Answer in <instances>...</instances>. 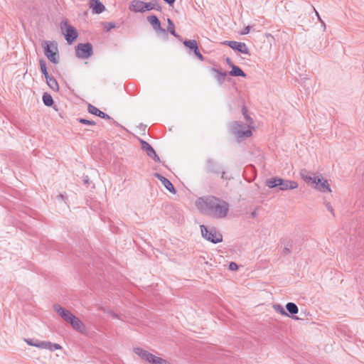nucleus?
<instances>
[{"mask_svg": "<svg viewBox=\"0 0 364 364\" xmlns=\"http://www.w3.org/2000/svg\"><path fill=\"white\" fill-rule=\"evenodd\" d=\"M196 205L201 212L215 218H224L229 211L228 202L212 196L199 198Z\"/></svg>", "mask_w": 364, "mask_h": 364, "instance_id": "nucleus-1", "label": "nucleus"}, {"mask_svg": "<svg viewBox=\"0 0 364 364\" xmlns=\"http://www.w3.org/2000/svg\"><path fill=\"white\" fill-rule=\"evenodd\" d=\"M301 178L308 184L314 188L323 193H331V189L326 179H323L321 176H316L314 173L308 171L306 169H301L300 171Z\"/></svg>", "mask_w": 364, "mask_h": 364, "instance_id": "nucleus-2", "label": "nucleus"}, {"mask_svg": "<svg viewBox=\"0 0 364 364\" xmlns=\"http://www.w3.org/2000/svg\"><path fill=\"white\" fill-rule=\"evenodd\" d=\"M252 129L251 127L240 121H232L228 125L229 132L238 142L250 137L252 135Z\"/></svg>", "mask_w": 364, "mask_h": 364, "instance_id": "nucleus-3", "label": "nucleus"}, {"mask_svg": "<svg viewBox=\"0 0 364 364\" xmlns=\"http://www.w3.org/2000/svg\"><path fill=\"white\" fill-rule=\"evenodd\" d=\"M266 185L270 188L279 187V189L283 191L287 190H293L298 187V183L296 181L285 180L278 177H273L267 179L266 181Z\"/></svg>", "mask_w": 364, "mask_h": 364, "instance_id": "nucleus-4", "label": "nucleus"}, {"mask_svg": "<svg viewBox=\"0 0 364 364\" xmlns=\"http://www.w3.org/2000/svg\"><path fill=\"white\" fill-rule=\"evenodd\" d=\"M44 54L47 58L53 64L59 63V54L58 45L55 41H44L43 45Z\"/></svg>", "mask_w": 364, "mask_h": 364, "instance_id": "nucleus-5", "label": "nucleus"}, {"mask_svg": "<svg viewBox=\"0 0 364 364\" xmlns=\"http://www.w3.org/2000/svg\"><path fill=\"white\" fill-rule=\"evenodd\" d=\"M202 236L214 244L219 243L223 241V235L218 232L215 228H212L208 229L205 225H201L200 226Z\"/></svg>", "mask_w": 364, "mask_h": 364, "instance_id": "nucleus-6", "label": "nucleus"}, {"mask_svg": "<svg viewBox=\"0 0 364 364\" xmlns=\"http://www.w3.org/2000/svg\"><path fill=\"white\" fill-rule=\"evenodd\" d=\"M92 54L93 47L90 43H80L75 46V55L80 59H88Z\"/></svg>", "mask_w": 364, "mask_h": 364, "instance_id": "nucleus-7", "label": "nucleus"}, {"mask_svg": "<svg viewBox=\"0 0 364 364\" xmlns=\"http://www.w3.org/2000/svg\"><path fill=\"white\" fill-rule=\"evenodd\" d=\"M223 44L230 47L234 50H237L243 54H250V50L245 43L235 41H225Z\"/></svg>", "mask_w": 364, "mask_h": 364, "instance_id": "nucleus-8", "label": "nucleus"}, {"mask_svg": "<svg viewBox=\"0 0 364 364\" xmlns=\"http://www.w3.org/2000/svg\"><path fill=\"white\" fill-rule=\"evenodd\" d=\"M61 23H63L66 26L65 38L67 42L70 44L77 38L78 34L77 30L73 26L68 25L66 20L62 21Z\"/></svg>", "mask_w": 364, "mask_h": 364, "instance_id": "nucleus-9", "label": "nucleus"}, {"mask_svg": "<svg viewBox=\"0 0 364 364\" xmlns=\"http://www.w3.org/2000/svg\"><path fill=\"white\" fill-rule=\"evenodd\" d=\"M183 42V44L188 48L190 50H191L194 55L201 61L204 60V57L200 53L199 50V48L198 46V43L196 40H184L181 41Z\"/></svg>", "mask_w": 364, "mask_h": 364, "instance_id": "nucleus-10", "label": "nucleus"}, {"mask_svg": "<svg viewBox=\"0 0 364 364\" xmlns=\"http://www.w3.org/2000/svg\"><path fill=\"white\" fill-rule=\"evenodd\" d=\"M87 110L92 114L98 116L99 117H100L102 119L112 120L114 124L119 125V124L116 121H114L112 118H111L107 114L100 110L98 108H97L95 106H94L91 104H88Z\"/></svg>", "mask_w": 364, "mask_h": 364, "instance_id": "nucleus-11", "label": "nucleus"}, {"mask_svg": "<svg viewBox=\"0 0 364 364\" xmlns=\"http://www.w3.org/2000/svg\"><path fill=\"white\" fill-rule=\"evenodd\" d=\"M147 21L151 24L154 30L156 32H160L162 33H166V31L165 28H163L161 26V21L158 18V17L155 15H151L147 16Z\"/></svg>", "mask_w": 364, "mask_h": 364, "instance_id": "nucleus-12", "label": "nucleus"}, {"mask_svg": "<svg viewBox=\"0 0 364 364\" xmlns=\"http://www.w3.org/2000/svg\"><path fill=\"white\" fill-rule=\"evenodd\" d=\"M154 176L156 178H158L161 183L164 185V186L171 193L175 194L176 193V188H174L173 183L166 177L161 175L158 173H154Z\"/></svg>", "mask_w": 364, "mask_h": 364, "instance_id": "nucleus-13", "label": "nucleus"}, {"mask_svg": "<svg viewBox=\"0 0 364 364\" xmlns=\"http://www.w3.org/2000/svg\"><path fill=\"white\" fill-rule=\"evenodd\" d=\"M133 350L143 360L150 363L151 359L152 358L154 354H152V353L148 352L147 350H144V349H142L141 348H139V347L134 348Z\"/></svg>", "mask_w": 364, "mask_h": 364, "instance_id": "nucleus-14", "label": "nucleus"}, {"mask_svg": "<svg viewBox=\"0 0 364 364\" xmlns=\"http://www.w3.org/2000/svg\"><path fill=\"white\" fill-rule=\"evenodd\" d=\"M133 350L143 360L150 363L151 359L152 358L154 354H152V353L148 352L147 350H144V349H142L141 348H139V347L134 348Z\"/></svg>", "mask_w": 364, "mask_h": 364, "instance_id": "nucleus-15", "label": "nucleus"}, {"mask_svg": "<svg viewBox=\"0 0 364 364\" xmlns=\"http://www.w3.org/2000/svg\"><path fill=\"white\" fill-rule=\"evenodd\" d=\"M210 71L214 73V77L217 80L218 85H223L227 75H228V72H223L215 68H211Z\"/></svg>", "mask_w": 364, "mask_h": 364, "instance_id": "nucleus-16", "label": "nucleus"}, {"mask_svg": "<svg viewBox=\"0 0 364 364\" xmlns=\"http://www.w3.org/2000/svg\"><path fill=\"white\" fill-rule=\"evenodd\" d=\"M144 6L145 2L139 0H133L129 5V9L132 11L143 13L146 11Z\"/></svg>", "mask_w": 364, "mask_h": 364, "instance_id": "nucleus-17", "label": "nucleus"}, {"mask_svg": "<svg viewBox=\"0 0 364 364\" xmlns=\"http://www.w3.org/2000/svg\"><path fill=\"white\" fill-rule=\"evenodd\" d=\"M206 168L208 172L214 173H219L220 172L219 165L213 159H208L207 161Z\"/></svg>", "mask_w": 364, "mask_h": 364, "instance_id": "nucleus-18", "label": "nucleus"}, {"mask_svg": "<svg viewBox=\"0 0 364 364\" xmlns=\"http://www.w3.org/2000/svg\"><path fill=\"white\" fill-rule=\"evenodd\" d=\"M286 309L287 311L292 315V318L295 320H299V317L296 316H294L296 314L298 313L299 309L298 306L296 305V304L293 302H289L286 304Z\"/></svg>", "mask_w": 364, "mask_h": 364, "instance_id": "nucleus-19", "label": "nucleus"}, {"mask_svg": "<svg viewBox=\"0 0 364 364\" xmlns=\"http://www.w3.org/2000/svg\"><path fill=\"white\" fill-rule=\"evenodd\" d=\"M71 326L74 330L80 333H82L85 331V324L77 317H76L75 319L71 322Z\"/></svg>", "mask_w": 364, "mask_h": 364, "instance_id": "nucleus-20", "label": "nucleus"}, {"mask_svg": "<svg viewBox=\"0 0 364 364\" xmlns=\"http://www.w3.org/2000/svg\"><path fill=\"white\" fill-rule=\"evenodd\" d=\"M144 8L146 9V11H151V10H156L158 11H162L161 6L158 3L157 0H154L150 2L146 3Z\"/></svg>", "mask_w": 364, "mask_h": 364, "instance_id": "nucleus-21", "label": "nucleus"}, {"mask_svg": "<svg viewBox=\"0 0 364 364\" xmlns=\"http://www.w3.org/2000/svg\"><path fill=\"white\" fill-rule=\"evenodd\" d=\"M228 75L234 77H246V74L244 73V71L237 65L232 66V70L228 72Z\"/></svg>", "mask_w": 364, "mask_h": 364, "instance_id": "nucleus-22", "label": "nucleus"}, {"mask_svg": "<svg viewBox=\"0 0 364 364\" xmlns=\"http://www.w3.org/2000/svg\"><path fill=\"white\" fill-rule=\"evenodd\" d=\"M140 143L141 145V149L146 151L148 156H151V155L155 152L154 148L148 142L144 140H140Z\"/></svg>", "mask_w": 364, "mask_h": 364, "instance_id": "nucleus-23", "label": "nucleus"}, {"mask_svg": "<svg viewBox=\"0 0 364 364\" xmlns=\"http://www.w3.org/2000/svg\"><path fill=\"white\" fill-rule=\"evenodd\" d=\"M242 114L244 116V118L246 121L245 124L248 125L249 127H251L252 128H254V121L252 118L248 114L247 108L246 106H243L242 108Z\"/></svg>", "mask_w": 364, "mask_h": 364, "instance_id": "nucleus-24", "label": "nucleus"}, {"mask_svg": "<svg viewBox=\"0 0 364 364\" xmlns=\"http://www.w3.org/2000/svg\"><path fill=\"white\" fill-rule=\"evenodd\" d=\"M167 22H168V24L167 31L171 35H173L174 37L178 38L180 41H182L181 36L176 32L175 25H174L173 22L170 18L167 19Z\"/></svg>", "mask_w": 364, "mask_h": 364, "instance_id": "nucleus-25", "label": "nucleus"}, {"mask_svg": "<svg viewBox=\"0 0 364 364\" xmlns=\"http://www.w3.org/2000/svg\"><path fill=\"white\" fill-rule=\"evenodd\" d=\"M90 7L92 8L93 13L98 14L102 13L105 9V6L100 1L91 5Z\"/></svg>", "mask_w": 364, "mask_h": 364, "instance_id": "nucleus-26", "label": "nucleus"}, {"mask_svg": "<svg viewBox=\"0 0 364 364\" xmlns=\"http://www.w3.org/2000/svg\"><path fill=\"white\" fill-rule=\"evenodd\" d=\"M46 82L49 87L52 89L54 91H58L59 90V85L57 82V80L53 77L49 78L48 80H46Z\"/></svg>", "mask_w": 364, "mask_h": 364, "instance_id": "nucleus-27", "label": "nucleus"}, {"mask_svg": "<svg viewBox=\"0 0 364 364\" xmlns=\"http://www.w3.org/2000/svg\"><path fill=\"white\" fill-rule=\"evenodd\" d=\"M42 100L46 106L51 107L53 105L54 102L52 96L47 92L43 94Z\"/></svg>", "mask_w": 364, "mask_h": 364, "instance_id": "nucleus-28", "label": "nucleus"}, {"mask_svg": "<svg viewBox=\"0 0 364 364\" xmlns=\"http://www.w3.org/2000/svg\"><path fill=\"white\" fill-rule=\"evenodd\" d=\"M53 309L62 318H64V315L67 311V309L63 308L60 304H55L53 306Z\"/></svg>", "mask_w": 364, "mask_h": 364, "instance_id": "nucleus-29", "label": "nucleus"}, {"mask_svg": "<svg viewBox=\"0 0 364 364\" xmlns=\"http://www.w3.org/2000/svg\"><path fill=\"white\" fill-rule=\"evenodd\" d=\"M102 26L106 32L109 31L111 29L116 28V24L114 22H104Z\"/></svg>", "mask_w": 364, "mask_h": 364, "instance_id": "nucleus-30", "label": "nucleus"}, {"mask_svg": "<svg viewBox=\"0 0 364 364\" xmlns=\"http://www.w3.org/2000/svg\"><path fill=\"white\" fill-rule=\"evenodd\" d=\"M274 310L281 314L282 315H284V316H289V315L288 314V313H287L285 311V310L284 309V308L280 305V304H275L274 305Z\"/></svg>", "mask_w": 364, "mask_h": 364, "instance_id": "nucleus-31", "label": "nucleus"}, {"mask_svg": "<svg viewBox=\"0 0 364 364\" xmlns=\"http://www.w3.org/2000/svg\"><path fill=\"white\" fill-rule=\"evenodd\" d=\"M50 341H41L38 340L37 348L42 349H49Z\"/></svg>", "mask_w": 364, "mask_h": 364, "instance_id": "nucleus-32", "label": "nucleus"}, {"mask_svg": "<svg viewBox=\"0 0 364 364\" xmlns=\"http://www.w3.org/2000/svg\"><path fill=\"white\" fill-rule=\"evenodd\" d=\"M77 121L79 122L81 124H87V125H95L96 122L92 120L86 119L84 118H77Z\"/></svg>", "mask_w": 364, "mask_h": 364, "instance_id": "nucleus-33", "label": "nucleus"}, {"mask_svg": "<svg viewBox=\"0 0 364 364\" xmlns=\"http://www.w3.org/2000/svg\"><path fill=\"white\" fill-rule=\"evenodd\" d=\"M62 348V346L58 344V343H53L51 342H50V346H49V349L50 351L53 352L56 350H60Z\"/></svg>", "mask_w": 364, "mask_h": 364, "instance_id": "nucleus-34", "label": "nucleus"}, {"mask_svg": "<svg viewBox=\"0 0 364 364\" xmlns=\"http://www.w3.org/2000/svg\"><path fill=\"white\" fill-rule=\"evenodd\" d=\"M39 65H40V68H41V70L42 73H44L48 71L47 67H46V63L43 59H41L39 60Z\"/></svg>", "mask_w": 364, "mask_h": 364, "instance_id": "nucleus-35", "label": "nucleus"}, {"mask_svg": "<svg viewBox=\"0 0 364 364\" xmlns=\"http://www.w3.org/2000/svg\"><path fill=\"white\" fill-rule=\"evenodd\" d=\"M25 341L29 346L37 347L38 339H25Z\"/></svg>", "mask_w": 364, "mask_h": 364, "instance_id": "nucleus-36", "label": "nucleus"}, {"mask_svg": "<svg viewBox=\"0 0 364 364\" xmlns=\"http://www.w3.org/2000/svg\"><path fill=\"white\" fill-rule=\"evenodd\" d=\"M237 269H238V265L235 262H230V264H229V269L230 270L235 271Z\"/></svg>", "mask_w": 364, "mask_h": 364, "instance_id": "nucleus-37", "label": "nucleus"}, {"mask_svg": "<svg viewBox=\"0 0 364 364\" xmlns=\"http://www.w3.org/2000/svg\"><path fill=\"white\" fill-rule=\"evenodd\" d=\"M150 158L153 159L155 162L160 163L161 160L159 156L156 154V151L154 153V154L150 156Z\"/></svg>", "mask_w": 364, "mask_h": 364, "instance_id": "nucleus-38", "label": "nucleus"}, {"mask_svg": "<svg viewBox=\"0 0 364 364\" xmlns=\"http://www.w3.org/2000/svg\"><path fill=\"white\" fill-rule=\"evenodd\" d=\"M250 29H251V26H246V27L243 29V31L241 32V34H242V35H245V34L249 33V32H250Z\"/></svg>", "mask_w": 364, "mask_h": 364, "instance_id": "nucleus-39", "label": "nucleus"}, {"mask_svg": "<svg viewBox=\"0 0 364 364\" xmlns=\"http://www.w3.org/2000/svg\"><path fill=\"white\" fill-rule=\"evenodd\" d=\"M72 316V313L69 310H67V311L65 312V315H64V318H63V319L65 321L68 318H69V316Z\"/></svg>", "mask_w": 364, "mask_h": 364, "instance_id": "nucleus-40", "label": "nucleus"}, {"mask_svg": "<svg viewBox=\"0 0 364 364\" xmlns=\"http://www.w3.org/2000/svg\"><path fill=\"white\" fill-rule=\"evenodd\" d=\"M225 62L231 68H232V66L235 65L233 64V63L232 62L231 59L230 58H228V57L225 59Z\"/></svg>", "mask_w": 364, "mask_h": 364, "instance_id": "nucleus-41", "label": "nucleus"}, {"mask_svg": "<svg viewBox=\"0 0 364 364\" xmlns=\"http://www.w3.org/2000/svg\"><path fill=\"white\" fill-rule=\"evenodd\" d=\"M76 317L77 316L72 314V316H69V318H68L65 321L71 325V322H73V321H74Z\"/></svg>", "mask_w": 364, "mask_h": 364, "instance_id": "nucleus-42", "label": "nucleus"}, {"mask_svg": "<svg viewBox=\"0 0 364 364\" xmlns=\"http://www.w3.org/2000/svg\"><path fill=\"white\" fill-rule=\"evenodd\" d=\"M82 181H83L84 183L86 185H88L90 183V178H89L88 176H87V175L82 176Z\"/></svg>", "mask_w": 364, "mask_h": 364, "instance_id": "nucleus-43", "label": "nucleus"}, {"mask_svg": "<svg viewBox=\"0 0 364 364\" xmlns=\"http://www.w3.org/2000/svg\"><path fill=\"white\" fill-rule=\"evenodd\" d=\"M326 207L328 210H329L331 213H333V208L329 203H326Z\"/></svg>", "mask_w": 364, "mask_h": 364, "instance_id": "nucleus-44", "label": "nucleus"}, {"mask_svg": "<svg viewBox=\"0 0 364 364\" xmlns=\"http://www.w3.org/2000/svg\"><path fill=\"white\" fill-rule=\"evenodd\" d=\"M57 198H58V199H61V200H65V199H66V193H65V194L60 193V194H59V195L57 196Z\"/></svg>", "mask_w": 364, "mask_h": 364, "instance_id": "nucleus-45", "label": "nucleus"}, {"mask_svg": "<svg viewBox=\"0 0 364 364\" xmlns=\"http://www.w3.org/2000/svg\"><path fill=\"white\" fill-rule=\"evenodd\" d=\"M43 75H44V77H45V78H46V80H48L49 78H50V77H53V76H50V75L48 74V71H47V72H46V73H43Z\"/></svg>", "mask_w": 364, "mask_h": 364, "instance_id": "nucleus-46", "label": "nucleus"}, {"mask_svg": "<svg viewBox=\"0 0 364 364\" xmlns=\"http://www.w3.org/2000/svg\"><path fill=\"white\" fill-rule=\"evenodd\" d=\"M284 252L285 254H290L291 253V250L289 248L288 245L286 246L284 248Z\"/></svg>", "mask_w": 364, "mask_h": 364, "instance_id": "nucleus-47", "label": "nucleus"}, {"mask_svg": "<svg viewBox=\"0 0 364 364\" xmlns=\"http://www.w3.org/2000/svg\"><path fill=\"white\" fill-rule=\"evenodd\" d=\"M97 1H99V0H90V6Z\"/></svg>", "mask_w": 364, "mask_h": 364, "instance_id": "nucleus-48", "label": "nucleus"}, {"mask_svg": "<svg viewBox=\"0 0 364 364\" xmlns=\"http://www.w3.org/2000/svg\"><path fill=\"white\" fill-rule=\"evenodd\" d=\"M222 178H224V179H227V178L225 176V171H222Z\"/></svg>", "mask_w": 364, "mask_h": 364, "instance_id": "nucleus-49", "label": "nucleus"}, {"mask_svg": "<svg viewBox=\"0 0 364 364\" xmlns=\"http://www.w3.org/2000/svg\"><path fill=\"white\" fill-rule=\"evenodd\" d=\"M251 215H252V218H255V217L256 216V215H257V214H256V212H255V211H254V212H252V213H251Z\"/></svg>", "mask_w": 364, "mask_h": 364, "instance_id": "nucleus-50", "label": "nucleus"}, {"mask_svg": "<svg viewBox=\"0 0 364 364\" xmlns=\"http://www.w3.org/2000/svg\"><path fill=\"white\" fill-rule=\"evenodd\" d=\"M318 19L325 26V23L322 21L320 16L318 17Z\"/></svg>", "mask_w": 364, "mask_h": 364, "instance_id": "nucleus-51", "label": "nucleus"}, {"mask_svg": "<svg viewBox=\"0 0 364 364\" xmlns=\"http://www.w3.org/2000/svg\"><path fill=\"white\" fill-rule=\"evenodd\" d=\"M114 318H118V315L116 314H114L113 316H112Z\"/></svg>", "mask_w": 364, "mask_h": 364, "instance_id": "nucleus-52", "label": "nucleus"}, {"mask_svg": "<svg viewBox=\"0 0 364 364\" xmlns=\"http://www.w3.org/2000/svg\"><path fill=\"white\" fill-rule=\"evenodd\" d=\"M314 11H315V12H316V16H317V17H318V16H319L318 13L316 11V9H314Z\"/></svg>", "mask_w": 364, "mask_h": 364, "instance_id": "nucleus-53", "label": "nucleus"}]
</instances>
